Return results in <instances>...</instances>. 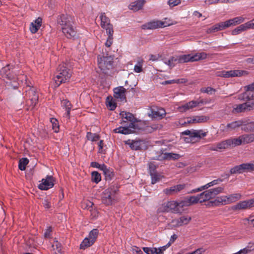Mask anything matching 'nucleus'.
Segmentation results:
<instances>
[{
	"mask_svg": "<svg viewBox=\"0 0 254 254\" xmlns=\"http://www.w3.org/2000/svg\"><path fill=\"white\" fill-rule=\"evenodd\" d=\"M122 118V124L127 123V126L120 127L114 130L116 133L128 134L134 132L135 129L134 123L136 119L133 115L129 112L123 111L120 113Z\"/></svg>",
	"mask_w": 254,
	"mask_h": 254,
	"instance_id": "1",
	"label": "nucleus"
},
{
	"mask_svg": "<svg viewBox=\"0 0 254 254\" xmlns=\"http://www.w3.org/2000/svg\"><path fill=\"white\" fill-rule=\"evenodd\" d=\"M58 22L61 26L63 33L68 39L74 38L76 30L73 26V18L67 14H62L58 18Z\"/></svg>",
	"mask_w": 254,
	"mask_h": 254,
	"instance_id": "2",
	"label": "nucleus"
},
{
	"mask_svg": "<svg viewBox=\"0 0 254 254\" xmlns=\"http://www.w3.org/2000/svg\"><path fill=\"white\" fill-rule=\"evenodd\" d=\"M72 75V71L65 63L60 64L57 68L54 80L56 87L61 84L69 81Z\"/></svg>",
	"mask_w": 254,
	"mask_h": 254,
	"instance_id": "3",
	"label": "nucleus"
},
{
	"mask_svg": "<svg viewBox=\"0 0 254 254\" xmlns=\"http://www.w3.org/2000/svg\"><path fill=\"white\" fill-rule=\"evenodd\" d=\"M207 54L204 52L198 53L194 55H183L177 57L178 63L196 62L207 58Z\"/></svg>",
	"mask_w": 254,
	"mask_h": 254,
	"instance_id": "4",
	"label": "nucleus"
},
{
	"mask_svg": "<svg viewBox=\"0 0 254 254\" xmlns=\"http://www.w3.org/2000/svg\"><path fill=\"white\" fill-rule=\"evenodd\" d=\"M207 132H204L203 130H186L182 132L183 134L189 136V138L186 137V141L187 142H191L194 143L198 141L201 138L206 135Z\"/></svg>",
	"mask_w": 254,
	"mask_h": 254,
	"instance_id": "5",
	"label": "nucleus"
},
{
	"mask_svg": "<svg viewBox=\"0 0 254 254\" xmlns=\"http://www.w3.org/2000/svg\"><path fill=\"white\" fill-rule=\"evenodd\" d=\"M113 63V58L111 56H103L98 58V64L99 67L104 73H106L107 70L111 69Z\"/></svg>",
	"mask_w": 254,
	"mask_h": 254,
	"instance_id": "6",
	"label": "nucleus"
},
{
	"mask_svg": "<svg viewBox=\"0 0 254 254\" xmlns=\"http://www.w3.org/2000/svg\"><path fill=\"white\" fill-rule=\"evenodd\" d=\"M254 171V161L236 166L230 170L231 174L243 173Z\"/></svg>",
	"mask_w": 254,
	"mask_h": 254,
	"instance_id": "7",
	"label": "nucleus"
},
{
	"mask_svg": "<svg viewBox=\"0 0 254 254\" xmlns=\"http://www.w3.org/2000/svg\"><path fill=\"white\" fill-rule=\"evenodd\" d=\"M248 74V71L243 70H223L216 73L217 76L225 78L240 77L244 75H247Z\"/></svg>",
	"mask_w": 254,
	"mask_h": 254,
	"instance_id": "8",
	"label": "nucleus"
},
{
	"mask_svg": "<svg viewBox=\"0 0 254 254\" xmlns=\"http://www.w3.org/2000/svg\"><path fill=\"white\" fill-rule=\"evenodd\" d=\"M26 92L27 104L33 109L38 101V96L36 90L33 87H30Z\"/></svg>",
	"mask_w": 254,
	"mask_h": 254,
	"instance_id": "9",
	"label": "nucleus"
},
{
	"mask_svg": "<svg viewBox=\"0 0 254 254\" xmlns=\"http://www.w3.org/2000/svg\"><path fill=\"white\" fill-rule=\"evenodd\" d=\"M1 74L4 79H6L11 81L9 84H11L14 88L17 87V85L16 83L17 78L14 75L13 72L10 70L9 65L4 67L1 69Z\"/></svg>",
	"mask_w": 254,
	"mask_h": 254,
	"instance_id": "10",
	"label": "nucleus"
},
{
	"mask_svg": "<svg viewBox=\"0 0 254 254\" xmlns=\"http://www.w3.org/2000/svg\"><path fill=\"white\" fill-rule=\"evenodd\" d=\"M246 91L239 95L240 100H254V82L245 87Z\"/></svg>",
	"mask_w": 254,
	"mask_h": 254,
	"instance_id": "11",
	"label": "nucleus"
},
{
	"mask_svg": "<svg viewBox=\"0 0 254 254\" xmlns=\"http://www.w3.org/2000/svg\"><path fill=\"white\" fill-rule=\"evenodd\" d=\"M116 191L111 188L106 189L103 192L102 201L106 205H112L116 197Z\"/></svg>",
	"mask_w": 254,
	"mask_h": 254,
	"instance_id": "12",
	"label": "nucleus"
},
{
	"mask_svg": "<svg viewBox=\"0 0 254 254\" xmlns=\"http://www.w3.org/2000/svg\"><path fill=\"white\" fill-rule=\"evenodd\" d=\"M168 207H170L175 213H181L184 207L189 206L187 201L185 198L180 202L172 201L168 203Z\"/></svg>",
	"mask_w": 254,
	"mask_h": 254,
	"instance_id": "13",
	"label": "nucleus"
},
{
	"mask_svg": "<svg viewBox=\"0 0 254 254\" xmlns=\"http://www.w3.org/2000/svg\"><path fill=\"white\" fill-rule=\"evenodd\" d=\"M166 114V111L164 109L155 107H151L149 112L148 113L149 117L154 119H161Z\"/></svg>",
	"mask_w": 254,
	"mask_h": 254,
	"instance_id": "14",
	"label": "nucleus"
},
{
	"mask_svg": "<svg viewBox=\"0 0 254 254\" xmlns=\"http://www.w3.org/2000/svg\"><path fill=\"white\" fill-rule=\"evenodd\" d=\"M254 207V198L240 201L233 206L235 210L248 209Z\"/></svg>",
	"mask_w": 254,
	"mask_h": 254,
	"instance_id": "15",
	"label": "nucleus"
},
{
	"mask_svg": "<svg viewBox=\"0 0 254 254\" xmlns=\"http://www.w3.org/2000/svg\"><path fill=\"white\" fill-rule=\"evenodd\" d=\"M101 20V26L106 30V33L114 32L112 24L110 23V20L106 16L105 14L101 13L100 16Z\"/></svg>",
	"mask_w": 254,
	"mask_h": 254,
	"instance_id": "16",
	"label": "nucleus"
},
{
	"mask_svg": "<svg viewBox=\"0 0 254 254\" xmlns=\"http://www.w3.org/2000/svg\"><path fill=\"white\" fill-rule=\"evenodd\" d=\"M126 144L128 145L132 150H141L146 148V145L144 141L142 140H128L126 141Z\"/></svg>",
	"mask_w": 254,
	"mask_h": 254,
	"instance_id": "17",
	"label": "nucleus"
},
{
	"mask_svg": "<svg viewBox=\"0 0 254 254\" xmlns=\"http://www.w3.org/2000/svg\"><path fill=\"white\" fill-rule=\"evenodd\" d=\"M54 182L53 176H47L46 179L42 180V183L39 185L38 188L41 190H47L54 186Z\"/></svg>",
	"mask_w": 254,
	"mask_h": 254,
	"instance_id": "18",
	"label": "nucleus"
},
{
	"mask_svg": "<svg viewBox=\"0 0 254 254\" xmlns=\"http://www.w3.org/2000/svg\"><path fill=\"white\" fill-rule=\"evenodd\" d=\"M200 104H203L202 100L191 101L178 107V110L181 112H185L190 109L195 108Z\"/></svg>",
	"mask_w": 254,
	"mask_h": 254,
	"instance_id": "19",
	"label": "nucleus"
},
{
	"mask_svg": "<svg viewBox=\"0 0 254 254\" xmlns=\"http://www.w3.org/2000/svg\"><path fill=\"white\" fill-rule=\"evenodd\" d=\"M164 22L159 20L152 21L143 24L141 28L144 30H153L164 27Z\"/></svg>",
	"mask_w": 254,
	"mask_h": 254,
	"instance_id": "20",
	"label": "nucleus"
},
{
	"mask_svg": "<svg viewBox=\"0 0 254 254\" xmlns=\"http://www.w3.org/2000/svg\"><path fill=\"white\" fill-rule=\"evenodd\" d=\"M209 120V116L204 115L196 116L188 118L187 119V121H185L184 122V124L203 123L207 122Z\"/></svg>",
	"mask_w": 254,
	"mask_h": 254,
	"instance_id": "21",
	"label": "nucleus"
},
{
	"mask_svg": "<svg viewBox=\"0 0 254 254\" xmlns=\"http://www.w3.org/2000/svg\"><path fill=\"white\" fill-rule=\"evenodd\" d=\"M252 110V105L249 103H245L236 105L233 107L232 112L234 114L246 112Z\"/></svg>",
	"mask_w": 254,
	"mask_h": 254,
	"instance_id": "22",
	"label": "nucleus"
},
{
	"mask_svg": "<svg viewBox=\"0 0 254 254\" xmlns=\"http://www.w3.org/2000/svg\"><path fill=\"white\" fill-rule=\"evenodd\" d=\"M185 184H179L164 190L163 192L167 195L178 193L185 189Z\"/></svg>",
	"mask_w": 254,
	"mask_h": 254,
	"instance_id": "23",
	"label": "nucleus"
},
{
	"mask_svg": "<svg viewBox=\"0 0 254 254\" xmlns=\"http://www.w3.org/2000/svg\"><path fill=\"white\" fill-rule=\"evenodd\" d=\"M126 89L123 86H120L114 89V97L121 101L126 100Z\"/></svg>",
	"mask_w": 254,
	"mask_h": 254,
	"instance_id": "24",
	"label": "nucleus"
},
{
	"mask_svg": "<svg viewBox=\"0 0 254 254\" xmlns=\"http://www.w3.org/2000/svg\"><path fill=\"white\" fill-rule=\"evenodd\" d=\"M230 142L228 139L224 140L221 142L217 143L216 145H213L210 147V150L212 151H220L222 149H225L229 147Z\"/></svg>",
	"mask_w": 254,
	"mask_h": 254,
	"instance_id": "25",
	"label": "nucleus"
},
{
	"mask_svg": "<svg viewBox=\"0 0 254 254\" xmlns=\"http://www.w3.org/2000/svg\"><path fill=\"white\" fill-rule=\"evenodd\" d=\"M222 182L221 179H217L212 181L211 182L208 183L206 185L201 186L198 188L195 189L191 190L190 193H195L197 192L201 191L203 190L207 189L208 188L217 185Z\"/></svg>",
	"mask_w": 254,
	"mask_h": 254,
	"instance_id": "26",
	"label": "nucleus"
},
{
	"mask_svg": "<svg viewBox=\"0 0 254 254\" xmlns=\"http://www.w3.org/2000/svg\"><path fill=\"white\" fill-rule=\"evenodd\" d=\"M211 203L212 206H215L229 204L227 195L217 197L215 200L211 201Z\"/></svg>",
	"mask_w": 254,
	"mask_h": 254,
	"instance_id": "27",
	"label": "nucleus"
},
{
	"mask_svg": "<svg viewBox=\"0 0 254 254\" xmlns=\"http://www.w3.org/2000/svg\"><path fill=\"white\" fill-rule=\"evenodd\" d=\"M42 22V18L38 17L35 20L31 23L29 29L32 33H35L38 31L41 26Z\"/></svg>",
	"mask_w": 254,
	"mask_h": 254,
	"instance_id": "28",
	"label": "nucleus"
},
{
	"mask_svg": "<svg viewBox=\"0 0 254 254\" xmlns=\"http://www.w3.org/2000/svg\"><path fill=\"white\" fill-rule=\"evenodd\" d=\"M181 156L179 154L173 153H162L160 156H159L157 160H177L179 159Z\"/></svg>",
	"mask_w": 254,
	"mask_h": 254,
	"instance_id": "29",
	"label": "nucleus"
},
{
	"mask_svg": "<svg viewBox=\"0 0 254 254\" xmlns=\"http://www.w3.org/2000/svg\"><path fill=\"white\" fill-rule=\"evenodd\" d=\"M243 124V122L241 121H237L233 122L230 124H227V125L224 127V128L223 129L224 131H229L236 128L239 127Z\"/></svg>",
	"mask_w": 254,
	"mask_h": 254,
	"instance_id": "30",
	"label": "nucleus"
},
{
	"mask_svg": "<svg viewBox=\"0 0 254 254\" xmlns=\"http://www.w3.org/2000/svg\"><path fill=\"white\" fill-rule=\"evenodd\" d=\"M199 198V202L202 203L205 202L207 200H208L211 198H213L212 196V193H211L210 190H207L203 191L200 194H198Z\"/></svg>",
	"mask_w": 254,
	"mask_h": 254,
	"instance_id": "31",
	"label": "nucleus"
},
{
	"mask_svg": "<svg viewBox=\"0 0 254 254\" xmlns=\"http://www.w3.org/2000/svg\"><path fill=\"white\" fill-rule=\"evenodd\" d=\"M144 0H138L134 2H132L129 6L130 9L136 11L142 8L144 3Z\"/></svg>",
	"mask_w": 254,
	"mask_h": 254,
	"instance_id": "32",
	"label": "nucleus"
},
{
	"mask_svg": "<svg viewBox=\"0 0 254 254\" xmlns=\"http://www.w3.org/2000/svg\"><path fill=\"white\" fill-rule=\"evenodd\" d=\"M101 170L105 176L106 180H110L114 176L113 171L112 169L108 168L105 164H102Z\"/></svg>",
	"mask_w": 254,
	"mask_h": 254,
	"instance_id": "33",
	"label": "nucleus"
},
{
	"mask_svg": "<svg viewBox=\"0 0 254 254\" xmlns=\"http://www.w3.org/2000/svg\"><path fill=\"white\" fill-rule=\"evenodd\" d=\"M62 107L65 108V110L66 111V113H65L64 116L69 118L70 111L72 107L70 103L66 100H64L62 101Z\"/></svg>",
	"mask_w": 254,
	"mask_h": 254,
	"instance_id": "34",
	"label": "nucleus"
},
{
	"mask_svg": "<svg viewBox=\"0 0 254 254\" xmlns=\"http://www.w3.org/2000/svg\"><path fill=\"white\" fill-rule=\"evenodd\" d=\"M227 196L229 204L241 199L242 197V194L240 193H233Z\"/></svg>",
	"mask_w": 254,
	"mask_h": 254,
	"instance_id": "35",
	"label": "nucleus"
},
{
	"mask_svg": "<svg viewBox=\"0 0 254 254\" xmlns=\"http://www.w3.org/2000/svg\"><path fill=\"white\" fill-rule=\"evenodd\" d=\"M242 144H247L254 141V134L241 135Z\"/></svg>",
	"mask_w": 254,
	"mask_h": 254,
	"instance_id": "36",
	"label": "nucleus"
},
{
	"mask_svg": "<svg viewBox=\"0 0 254 254\" xmlns=\"http://www.w3.org/2000/svg\"><path fill=\"white\" fill-rule=\"evenodd\" d=\"M177 219L178 221V224L181 227L189 223L191 220V218L188 216H183Z\"/></svg>",
	"mask_w": 254,
	"mask_h": 254,
	"instance_id": "37",
	"label": "nucleus"
},
{
	"mask_svg": "<svg viewBox=\"0 0 254 254\" xmlns=\"http://www.w3.org/2000/svg\"><path fill=\"white\" fill-rule=\"evenodd\" d=\"M189 206L196 204L199 202V198L198 194L196 196H188L185 198Z\"/></svg>",
	"mask_w": 254,
	"mask_h": 254,
	"instance_id": "38",
	"label": "nucleus"
},
{
	"mask_svg": "<svg viewBox=\"0 0 254 254\" xmlns=\"http://www.w3.org/2000/svg\"><path fill=\"white\" fill-rule=\"evenodd\" d=\"M99 234V230L97 229H94L89 234L88 238L91 240V242L93 243L96 240L97 236Z\"/></svg>",
	"mask_w": 254,
	"mask_h": 254,
	"instance_id": "39",
	"label": "nucleus"
},
{
	"mask_svg": "<svg viewBox=\"0 0 254 254\" xmlns=\"http://www.w3.org/2000/svg\"><path fill=\"white\" fill-rule=\"evenodd\" d=\"M230 146H236L242 144L241 136L238 138L228 139Z\"/></svg>",
	"mask_w": 254,
	"mask_h": 254,
	"instance_id": "40",
	"label": "nucleus"
},
{
	"mask_svg": "<svg viewBox=\"0 0 254 254\" xmlns=\"http://www.w3.org/2000/svg\"><path fill=\"white\" fill-rule=\"evenodd\" d=\"M143 250L147 254H162V252L160 253L157 248H156L143 247Z\"/></svg>",
	"mask_w": 254,
	"mask_h": 254,
	"instance_id": "41",
	"label": "nucleus"
},
{
	"mask_svg": "<svg viewBox=\"0 0 254 254\" xmlns=\"http://www.w3.org/2000/svg\"><path fill=\"white\" fill-rule=\"evenodd\" d=\"M93 244L94 243L93 242H91V240L87 237L83 240L80 244V247L81 249H85L92 246Z\"/></svg>",
	"mask_w": 254,
	"mask_h": 254,
	"instance_id": "42",
	"label": "nucleus"
},
{
	"mask_svg": "<svg viewBox=\"0 0 254 254\" xmlns=\"http://www.w3.org/2000/svg\"><path fill=\"white\" fill-rule=\"evenodd\" d=\"M29 163V160L26 158H23L20 159L19 161L18 167L20 170L23 171L25 170L26 166Z\"/></svg>",
	"mask_w": 254,
	"mask_h": 254,
	"instance_id": "43",
	"label": "nucleus"
},
{
	"mask_svg": "<svg viewBox=\"0 0 254 254\" xmlns=\"http://www.w3.org/2000/svg\"><path fill=\"white\" fill-rule=\"evenodd\" d=\"M151 177V183L152 184H155L156 182H158L162 178H163V176L160 174H159L157 173L156 172L154 173H152L151 174H150Z\"/></svg>",
	"mask_w": 254,
	"mask_h": 254,
	"instance_id": "44",
	"label": "nucleus"
},
{
	"mask_svg": "<svg viewBox=\"0 0 254 254\" xmlns=\"http://www.w3.org/2000/svg\"><path fill=\"white\" fill-rule=\"evenodd\" d=\"M144 61L142 59H139L137 61V63L136 64L134 65V71L135 72L139 73L142 71V66L143 64Z\"/></svg>",
	"mask_w": 254,
	"mask_h": 254,
	"instance_id": "45",
	"label": "nucleus"
},
{
	"mask_svg": "<svg viewBox=\"0 0 254 254\" xmlns=\"http://www.w3.org/2000/svg\"><path fill=\"white\" fill-rule=\"evenodd\" d=\"M224 190V187H219L212 189H210L209 190L212 193V196L213 198H214L216 195L222 193L223 192Z\"/></svg>",
	"mask_w": 254,
	"mask_h": 254,
	"instance_id": "46",
	"label": "nucleus"
},
{
	"mask_svg": "<svg viewBox=\"0 0 254 254\" xmlns=\"http://www.w3.org/2000/svg\"><path fill=\"white\" fill-rule=\"evenodd\" d=\"M87 138L92 141H96L99 139V135L96 133H92L90 132H88L86 135Z\"/></svg>",
	"mask_w": 254,
	"mask_h": 254,
	"instance_id": "47",
	"label": "nucleus"
},
{
	"mask_svg": "<svg viewBox=\"0 0 254 254\" xmlns=\"http://www.w3.org/2000/svg\"><path fill=\"white\" fill-rule=\"evenodd\" d=\"M233 1L230 0H206L205 1V3L207 5H210L213 4H216L219 2L222 3H227Z\"/></svg>",
	"mask_w": 254,
	"mask_h": 254,
	"instance_id": "48",
	"label": "nucleus"
},
{
	"mask_svg": "<svg viewBox=\"0 0 254 254\" xmlns=\"http://www.w3.org/2000/svg\"><path fill=\"white\" fill-rule=\"evenodd\" d=\"M101 180L100 174L97 171L92 173V181L96 184L98 183Z\"/></svg>",
	"mask_w": 254,
	"mask_h": 254,
	"instance_id": "49",
	"label": "nucleus"
},
{
	"mask_svg": "<svg viewBox=\"0 0 254 254\" xmlns=\"http://www.w3.org/2000/svg\"><path fill=\"white\" fill-rule=\"evenodd\" d=\"M108 35V37L105 43V46L107 47H110L113 42V33L114 32L106 33Z\"/></svg>",
	"mask_w": 254,
	"mask_h": 254,
	"instance_id": "50",
	"label": "nucleus"
},
{
	"mask_svg": "<svg viewBox=\"0 0 254 254\" xmlns=\"http://www.w3.org/2000/svg\"><path fill=\"white\" fill-rule=\"evenodd\" d=\"M106 105L110 110H114L116 108V104L112 100L108 97L107 99Z\"/></svg>",
	"mask_w": 254,
	"mask_h": 254,
	"instance_id": "51",
	"label": "nucleus"
},
{
	"mask_svg": "<svg viewBox=\"0 0 254 254\" xmlns=\"http://www.w3.org/2000/svg\"><path fill=\"white\" fill-rule=\"evenodd\" d=\"M51 122L52 124L53 129L55 132H58L59 131V123L58 120L55 118H52Z\"/></svg>",
	"mask_w": 254,
	"mask_h": 254,
	"instance_id": "52",
	"label": "nucleus"
},
{
	"mask_svg": "<svg viewBox=\"0 0 254 254\" xmlns=\"http://www.w3.org/2000/svg\"><path fill=\"white\" fill-rule=\"evenodd\" d=\"M176 62H178L177 58L172 57L169 60L166 62L165 64L168 65L170 67H172L174 66L175 63Z\"/></svg>",
	"mask_w": 254,
	"mask_h": 254,
	"instance_id": "53",
	"label": "nucleus"
},
{
	"mask_svg": "<svg viewBox=\"0 0 254 254\" xmlns=\"http://www.w3.org/2000/svg\"><path fill=\"white\" fill-rule=\"evenodd\" d=\"M243 28L244 29V31H247L248 29H254L253 24L251 22V21H248L244 24H241Z\"/></svg>",
	"mask_w": 254,
	"mask_h": 254,
	"instance_id": "54",
	"label": "nucleus"
},
{
	"mask_svg": "<svg viewBox=\"0 0 254 254\" xmlns=\"http://www.w3.org/2000/svg\"><path fill=\"white\" fill-rule=\"evenodd\" d=\"M244 31L242 25H240V26H239L238 27H236V28L232 30V34L233 35H236Z\"/></svg>",
	"mask_w": 254,
	"mask_h": 254,
	"instance_id": "55",
	"label": "nucleus"
},
{
	"mask_svg": "<svg viewBox=\"0 0 254 254\" xmlns=\"http://www.w3.org/2000/svg\"><path fill=\"white\" fill-rule=\"evenodd\" d=\"M216 24L217 26L219 31L223 30L228 27L226 21L224 22H221Z\"/></svg>",
	"mask_w": 254,
	"mask_h": 254,
	"instance_id": "56",
	"label": "nucleus"
},
{
	"mask_svg": "<svg viewBox=\"0 0 254 254\" xmlns=\"http://www.w3.org/2000/svg\"><path fill=\"white\" fill-rule=\"evenodd\" d=\"M42 203L45 209H50L52 207L51 203L48 198L43 200Z\"/></svg>",
	"mask_w": 254,
	"mask_h": 254,
	"instance_id": "57",
	"label": "nucleus"
},
{
	"mask_svg": "<svg viewBox=\"0 0 254 254\" xmlns=\"http://www.w3.org/2000/svg\"><path fill=\"white\" fill-rule=\"evenodd\" d=\"M218 31H219V30L216 24L210 27L206 30V32L208 34L212 33Z\"/></svg>",
	"mask_w": 254,
	"mask_h": 254,
	"instance_id": "58",
	"label": "nucleus"
},
{
	"mask_svg": "<svg viewBox=\"0 0 254 254\" xmlns=\"http://www.w3.org/2000/svg\"><path fill=\"white\" fill-rule=\"evenodd\" d=\"M181 3V0H169L168 4L171 7H174L178 5Z\"/></svg>",
	"mask_w": 254,
	"mask_h": 254,
	"instance_id": "59",
	"label": "nucleus"
},
{
	"mask_svg": "<svg viewBox=\"0 0 254 254\" xmlns=\"http://www.w3.org/2000/svg\"><path fill=\"white\" fill-rule=\"evenodd\" d=\"M234 19H235L237 25L244 22L245 20V18L242 16L234 17Z\"/></svg>",
	"mask_w": 254,
	"mask_h": 254,
	"instance_id": "60",
	"label": "nucleus"
},
{
	"mask_svg": "<svg viewBox=\"0 0 254 254\" xmlns=\"http://www.w3.org/2000/svg\"><path fill=\"white\" fill-rule=\"evenodd\" d=\"M148 167L150 174H151L152 173H154L156 172V166L152 163H150L148 164Z\"/></svg>",
	"mask_w": 254,
	"mask_h": 254,
	"instance_id": "61",
	"label": "nucleus"
},
{
	"mask_svg": "<svg viewBox=\"0 0 254 254\" xmlns=\"http://www.w3.org/2000/svg\"><path fill=\"white\" fill-rule=\"evenodd\" d=\"M178 221L177 220V219L173 220L171 221V222L170 223V227L172 228L179 227L180 226L179 225V224H178Z\"/></svg>",
	"mask_w": 254,
	"mask_h": 254,
	"instance_id": "62",
	"label": "nucleus"
},
{
	"mask_svg": "<svg viewBox=\"0 0 254 254\" xmlns=\"http://www.w3.org/2000/svg\"><path fill=\"white\" fill-rule=\"evenodd\" d=\"M245 220L248 221L250 224L253 225L254 227V214L253 215L250 216L248 218H246Z\"/></svg>",
	"mask_w": 254,
	"mask_h": 254,
	"instance_id": "63",
	"label": "nucleus"
},
{
	"mask_svg": "<svg viewBox=\"0 0 254 254\" xmlns=\"http://www.w3.org/2000/svg\"><path fill=\"white\" fill-rule=\"evenodd\" d=\"M203 252L204 251L202 249H198L193 252L188 253L186 254H202Z\"/></svg>",
	"mask_w": 254,
	"mask_h": 254,
	"instance_id": "64",
	"label": "nucleus"
}]
</instances>
